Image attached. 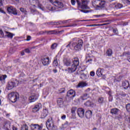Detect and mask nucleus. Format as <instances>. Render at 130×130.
Here are the masks:
<instances>
[{
	"label": "nucleus",
	"instance_id": "1",
	"mask_svg": "<svg viewBox=\"0 0 130 130\" xmlns=\"http://www.w3.org/2000/svg\"><path fill=\"white\" fill-rule=\"evenodd\" d=\"M84 42L82 40H79L76 42H73L71 46V42L66 46V48H70V49H73L76 51H81L83 47V44Z\"/></svg>",
	"mask_w": 130,
	"mask_h": 130
},
{
	"label": "nucleus",
	"instance_id": "2",
	"mask_svg": "<svg viewBox=\"0 0 130 130\" xmlns=\"http://www.w3.org/2000/svg\"><path fill=\"white\" fill-rule=\"evenodd\" d=\"M46 126L48 130H57V126L54 124V121L52 116H49L46 121Z\"/></svg>",
	"mask_w": 130,
	"mask_h": 130
},
{
	"label": "nucleus",
	"instance_id": "3",
	"mask_svg": "<svg viewBox=\"0 0 130 130\" xmlns=\"http://www.w3.org/2000/svg\"><path fill=\"white\" fill-rule=\"evenodd\" d=\"M48 1L51 3L52 5H53L56 7H51L49 8V10L53 11V12H56L58 11L57 10L58 8H62L63 7V5L62 2H59L58 1H54V0H48Z\"/></svg>",
	"mask_w": 130,
	"mask_h": 130
},
{
	"label": "nucleus",
	"instance_id": "4",
	"mask_svg": "<svg viewBox=\"0 0 130 130\" xmlns=\"http://www.w3.org/2000/svg\"><path fill=\"white\" fill-rule=\"evenodd\" d=\"M8 100L12 103H15L19 99V94L17 92H11L8 94Z\"/></svg>",
	"mask_w": 130,
	"mask_h": 130
},
{
	"label": "nucleus",
	"instance_id": "5",
	"mask_svg": "<svg viewBox=\"0 0 130 130\" xmlns=\"http://www.w3.org/2000/svg\"><path fill=\"white\" fill-rule=\"evenodd\" d=\"M77 4V8L81 9H86L87 8V4L88 3V0H76Z\"/></svg>",
	"mask_w": 130,
	"mask_h": 130
},
{
	"label": "nucleus",
	"instance_id": "6",
	"mask_svg": "<svg viewBox=\"0 0 130 130\" xmlns=\"http://www.w3.org/2000/svg\"><path fill=\"white\" fill-rule=\"evenodd\" d=\"M0 122L3 123L1 125L2 128L4 130H9L11 127V123L6 119H0Z\"/></svg>",
	"mask_w": 130,
	"mask_h": 130
},
{
	"label": "nucleus",
	"instance_id": "7",
	"mask_svg": "<svg viewBox=\"0 0 130 130\" xmlns=\"http://www.w3.org/2000/svg\"><path fill=\"white\" fill-rule=\"evenodd\" d=\"M92 5L94 7L104 8L105 7L106 1L104 0H93Z\"/></svg>",
	"mask_w": 130,
	"mask_h": 130
},
{
	"label": "nucleus",
	"instance_id": "8",
	"mask_svg": "<svg viewBox=\"0 0 130 130\" xmlns=\"http://www.w3.org/2000/svg\"><path fill=\"white\" fill-rule=\"evenodd\" d=\"M69 20H63V21H59L58 22H50L48 23L49 25H60L62 24H66L68 23Z\"/></svg>",
	"mask_w": 130,
	"mask_h": 130
},
{
	"label": "nucleus",
	"instance_id": "9",
	"mask_svg": "<svg viewBox=\"0 0 130 130\" xmlns=\"http://www.w3.org/2000/svg\"><path fill=\"white\" fill-rule=\"evenodd\" d=\"M77 113L80 118H83L85 114V110L83 108H78L77 110Z\"/></svg>",
	"mask_w": 130,
	"mask_h": 130
},
{
	"label": "nucleus",
	"instance_id": "10",
	"mask_svg": "<svg viewBox=\"0 0 130 130\" xmlns=\"http://www.w3.org/2000/svg\"><path fill=\"white\" fill-rule=\"evenodd\" d=\"M79 59L78 58H74V59L72 61V67L76 69L77 70V67L79 66Z\"/></svg>",
	"mask_w": 130,
	"mask_h": 130
},
{
	"label": "nucleus",
	"instance_id": "11",
	"mask_svg": "<svg viewBox=\"0 0 130 130\" xmlns=\"http://www.w3.org/2000/svg\"><path fill=\"white\" fill-rule=\"evenodd\" d=\"M67 96L70 97L71 99H73L76 96V92L73 89H70L67 92Z\"/></svg>",
	"mask_w": 130,
	"mask_h": 130
},
{
	"label": "nucleus",
	"instance_id": "12",
	"mask_svg": "<svg viewBox=\"0 0 130 130\" xmlns=\"http://www.w3.org/2000/svg\"><path fill=\"white\" fill-rule=\"evenodd\" d=\"M7 11L9 14H12L13 15H17V10L13 7H10L7 8Z\"/></svg>",
	"mask_w": 130,
	"mask_h": 130
},
{
	"label": "nucleus",
	"instance_id": "13",
	"mask_svg": "<svg viewBox=\"0 0 130 130\" xmlns=\"http://www.w3.org/2000/svg\"><path fill=\"white\" fill-rule=\"evenodd\" d=\"M41 61L43 64V66H49V64L50 63L51 61L50 60V58L49 57L46 58H43L41 59Z\"/></svg>",
	"mask_w": 130,
	"mask_h": 130
},
{
	"label": "nucleus",
	"instance_id": "14",
	"mask_svg": "<svg viewBox=\"0 0 130 130\" xmlns=\"http://www.w3.org/2000/svg\"><path fill=\"white\" fill-rule=\"evenodd\" d=\"M31 128L34 130H42L43 126L38 124H31Z\"/></svg>",
	"mask_w": 130,
	"mask_h": 130
},
{
	"label": "nucleus",
	"instance_id": "15",
	"mask_svg": "<svg viewBox=\"0 0 130 130\" xmlns=\"http://www.w3.org/2000/svg\"><path fill=\"white\" fill-rule=\"evenodd\" d=\"M16 86V83L15 82L10 81L8 82L7 89L8 90H11Z\"/></svg>",
	"mask_w": 130,
	"mask_h": 130
},
{
	"label": "nucleus",
	"instance_id": "16",
	"mask_svg": "<svg viewBox=\"0 0 130 130\" xmlns=\"http://www.w3.org/2000/svg\"><path fill=\"white\" fill-rule=\"evenodd\" d=\"M121 86L124 89H127L129 87H130L129 81L125 80L122 82Z\"/></svg>",
	"mask_w": 130,
	"mask_h": 130
},
{
	"label": "nucleus",
	"instance_id": "17",
	"mask_svg": "<svg viewBox=\"0 0 130 130\" xmlns=\"http://www.w3.org/2000/svg\"><path fill=\"white\" fill-rule=\"evenodd\" d=\"M119 110L117 108H113L110 110V113L112 115H118Z\"/></svg>",
	"mask_w": 130,
	"mask_h": 130
},
{
	"label": "nucleus",
	"instance_id": "18",
	"mask_svg": "<svg viewBox=\"0 0 130 130\" xmlns=\"http://www.w3.org/2000/svg\"><path fill=\"white\" fill-rule=\"evenodd\" d=\"M63 100L62 98H58L57 100V105L61 108L63 106Z\"/></svg>",
	"mask_w": 130,
	"mask_h": 130
},
{
	"label": "nucleus",
	"instance_id": "19",
	"mask_svg": "<svg viewBox=\"0 0 130 130\" xmlns=\"http://www.w3.org/2000/svg\"><path fill=\"white\" fill-rule=\"evenodd\" d=\"M32 108V112L33 113H36L38 111H39L40 109V107L39 105H35V106H32L31 107Z\"/></svg>",
	"mask_w": 130,
	"mask_h": 130
},
{
	"label": "nucleus",
	"instance_id": "20",
	"mask_svg": "<svg viewBox=\"0 0 130 130\" xmlns=\"http://www.w3.org/2000/svg\"><path fill=\"white\" fill-rule=\"evenodd\" d=\"M87 86V84L84 82H79L78 85L76 86L77 88H84Z\"/></svg>",
	"mask_w": 130,
	"mask_h": 130
},
{
	"label": "nucleus",
	"instance_id": "21",
	"mask_svg": "<svg viewBox=\"0 0 130 130\" xmlns=\"http://www.w3.org/2000/svg\"><path fill=\"white\" fill-rule=\"evenodd\" d=\"M48 114V111L46 109H45L43 111V112L41 114V119H44L47 116Z\"/></svg>",
	"mask_w": 130,
	"mask_h": 130
},
{
	"label": "nucleus",
	"instance_id": "22",
	"mask_svg": "<svg viewBox=\"0 0 130 130\" xmlns=\"http://www.w3.org/2000/svg\"><path fill=\"white\" fill-rule=\"evenodd\" d=\"M76 71V68H74L72 66H71V68H68L67 69L65 70V71L67 72L68 73H73Z\"/></svg>",
	"mask_w": 130,
	"mask_h": 130
},
{
	"label": "nucleus",
	"instance_id": "23",
	"mask_svg": "<svg viewBox=\"0 0 130 130\" xmlns=\"http://www.w3.org/2000/svg\"><path fill=\"white\" fill-rule=\"evenodd\" d=\"M5 32L6 34L5 35V37H7L10 39H12L13 37L15 36L14 34L11 33L9 31H5Z\"/></svg>",
	"mask_w": 130,
	"mask_h": 130
},
{
	"label": "nucleus",
	"instance_id": "24",
	"mask_svg": "<svg viewBox=\"0 0 130 130\" xmlns=\"http://www.w3.org/2000/svg\"><path fill=\"white\" fill-rule=\"evenodd\" d=\"M104 69H101V68H99L98 69V70H96V75L98 77H101L103 75V73L102 72L104 71Z\"/></svg>",
	"mask_w": 130,
	"mask_h": 130
},
{
	"label": "nucleus",
	"instance_id": "25",
	"mask_svg": "<svg viewBox=\"0 0 130 130\" xmlns=\"http://www.w3.org/2000/svg\"><path fill=\"white\" fill-rule=\"evenodd\" d=\"M92 112L90 110H88L85 112V116L87 119H90L91 118Z\"/></svg>",
	"mask_w": 130,
	"mask_h": 130
},
{
	"label": "nucleus",
	"instance_id": "26",
	"mask_svg": "<svg viewBox=\"0 0 130 130\" xmlns=\"http://www.w3.org/2000/svg\"><path fill=\"white\" fill-rule=\"evenodd\" d=\"M64 66L67 67H70L71 64V61L70 59H68L67 58H65L63 60Z\"/></svg>",
	"mask_w": 130,
	"mask_h": 130
},
{
	"label": "nucleus",
	"instance_id": "27",
	"mask_svg": "<svg viewBox=\"0 0 130 130\" xmlns=\"http://www.w3.org/2000/svg\"><path fill=\"white\" fill-rule=\"evenodd\" d=\"M38 99V97L36 95H31L29 98V101H30V103L35 102L37 101Z\"/></svg>",
	"mask_w": 130,
	"mask_h": 130
},
{
	"label": "nucleus",
	"instance_id": "28",
	"mask_svg": "<svg viewBox=\"0 0 130 130\" xmlns=\"http://www.w3.org/2000/svg\"><path fill=\"white\" fill-rule=\"evenodd\" d=\"M98 102L99 104H103L105 103V98L101 96L98 98Z\"/></svg>",
	"mask_w": 130,
	"mask_h": 130
},
{
	"label": "nucleus",
	"instance_id": "29",
	"mask_svg": "<svg viewBox=\"0 0 130 130\" xmlns=\"http://www.w3.org/2000/svg\"><path fill=\"white\" fill-rule=\"evenodd\" d=\"M47 35H57V31L56 30L45 31Z\"/></svg>",
	"mask_w": 130,
	"mask_h": 130
},
{
	"label": "nucleus",
	"instance_id": "30",
	"mask_svg": "<svg viewBox=\"0 0 130 130\" xmlns=\"http://www.w3.org/2000/svg\"><path fill=\"white\" fill-rule=\"evenodd\" d=\"M77 25V24H70L67 25H63V26H57V28H63V27H75Z\"/></svg>",
	"mask_w": 130,
	"mask_h": 130
},
{
	"label": "nucleus",
	"instance_id": "31",
	"mask_svg": "<svg viewBox=\"0 0 130 130\" xmlns=\"http://www.w3.org/2000/svg\"><path fill=\"white\" fill-rule=\"evenodd\" d=\"M106 54L108 56L111 57L113 54L112 50L111 48H109L106 51Z\"/></svg>",
	"mask_w": 130,
	"mask_h": 130
},
{
	"label": "nucleus",
	"instance_id": "32",
	"mask_svg": "<svg viewBox=\"0 0 130 130\" xmlns=\"http://www.w3.org/2000/svg\"><path fill=\"white\" fill-rule=\"evenodd\" d=\"M58 46V45L57 43H53L51 45L50 49L52 50H54L55 49H56V48H57Z\"/></svg>",
	"mask_w": 130,
	"mask_h": 130
},
{
	"label": "nucleus",
	"instance_id": "33",
	"mask_svg": "<svg viewBox=\"0 0 130 130\" xmlns=\"http://www.w3.org/2000/svg\"><path fill=\"white\" fill-rule=\"evenodd\" d=\"M69 126V124L68 121H66L64 124H63L61 126V128L63 129H66L68 128Z\"/></svg>",
	"mask_w": 130,
	"mask_h": 130
},
{
	"label": "nucleus",
	"instance_id": "34",
	"mask_svg": "<svg viewBox=\"0 0 130 130\" xmlns=\"http://www.w3.org/2000/svg\"><path fill=\"white\" fill-rule=\"evenodd\" d=\"M88 96H89V94H88V93H84L81 96V99L83 101H85V100L87 99V98H88Z\"/></svg>",
	"mask_w": 130,
	"mask_h": 130
},
{
	"label": "nucleus",
	"instance_id": "35",
	"mask_svg": "<svg viewBox=\"0 0 130 130\" xmlns=\"http://www.w3.org/2000/svg\"><path fill=\"white\" fill-rule=\"evenodd\" d=\"M84 105L86 107H91L92 105V103L89 100H88L85 103Z\"/></svg>",
	"mask_w": 130,
	"mask_h": 130
},
{
	"label": "nucleus",
	"instance_id": "36",
	"mask_svg": "<svg viewBox=\"0 0 130 130\" xmlns=\"http://www.w3.org/2000/svg\"><path fill=\"white\" fill-rule=\"evenodd\" d=\"M53 67H58V62L57 61V58H54V60L53 62Z\"/></svg>",
	"mask_w": 130,
	"mask_h": 130
},
{
	"label": "nucleus",
	"instance_id": "37",
	"mask_svg": "<svg viewBox=\"0 0 130 130\" xmlns=\"http://www.w3.org/2000/svg\"><path fill=\"white\" fill-rule=\"evenodd\" d=\"M7 78V75H2L0 76V81H5Z\"/></svg>",
	"mask_w": 130,
	"mask_h": 130
},
{
	"label": "nucleus",
	"instance_id": "38",
	"mask_svg": "<svg viewBox=\"0 0 130 130\" xmlns=\"http://www.w3.org/2000/svg\"><path fill=\"white\" fill-rule=\"evenodd\" d=\"M113 32L116 36H120V35H119L118 28H113Z\"/></svg>",
	"mask_w": 130,
	"mask_h": 130
},
{
	"label": "nucleus",
	"instance_id": "39",
	"mask_svg": "<svg viewBox=\"0 0 130 130\" xmlns=\"http://www.w3.org/2000/svg\"><path fill=\"white\" fill-rule=\"evenodd\" d=\"M122 7L123 5L120 4V3H117V4H116L115 6V8L117 9H120Z\"/></svg>",
	"mask_w": 130,
	"mask_h": 130
},
{
	"label": "nucleus",
	"instance_id": "40",
	"mask_svg": "<svg viewBox=\"0 0 130 130\" xmlns=\"http://www.w3.org/2000/svg\"><path fill=\"white\" fill-rule=\"evenodd\" d=\"M86 77H87V76L85 73H82L80 75V78L82 80L86 79Z\"/></svg>",
	"mask_w": 130,
	"mask_h": 130
},
{
	"label": "nucleus",
	"instance_id": "41",
	"mask_svg": "<svg viewBox=\"0 0 130 130\" xmlns=\"http://www.w3.org/2000/svg\"><path fill=\"white\" fill-rule=\"evenodd\" d=\"M77 107H73L72 109H71V113L73 114H76V111H77Z\"/></svg>",
	"mask_w": 130,
	"mask_h": 130
},
{
	"label": "nucleus",
	"instance_id": "42",
	"mask_svg": "<svg viewBox=\"0 0 130 130\" xmlns=\"http://www.w3.org/2000/svg\"><path fill=\"white\" fill-rule=\"evenodd\" d=\"M36 5L38 6L39 8L40 9H42V5L40 4L39 1V0H35Z\"/></svg>",
	"mask_w": 130,
	"mask_h": 130
},
{
	"label": "nucleus",
	"instance_id": "43",
	"mask_svg": "<svg viewBox=\"0 0 130 130\" xmlns=\"http://www.w3.org/2000/svg\"><path fill=\"white\" fill-rule=\"evenodd\" d=\"M21 130H28V126L26 124H24L21 126Z\"/></svg>",
	"mask_w": 130,
	"mask_h": 130
},
{
	"label": "nucleus",
	"instance_id": "44",
	"mask_svg": "<svg viewBox=\"0 0 130 130\" xmlns=\"http://www.w3.org/2000/svg\"><path fill=\"white\" fill-rule=\"evenodd\" d=\"M106 16V14H100V15H94L93 17L94 18H101Z\"/></svg>",
	"mask_w": 130,
	"mask_h": 130
},
{
	"label": "nucleus",
	"instance_id": "45",
	"mask_svg": "<svg viewBox=\"0 0 130 130\" xmlns=\"http://www.w3.org/2000/svg\"><path fill=\"white\" fill-rule=\"evenodd\" d=\"M125 108L127 112H130V104H127L125 106Z\"/></svg>",
	"mask_w": 130,
	"mask_h": 130
},
{
	"label": "nucleus",
	"instance_id": "46",
	"mask_svg": "<svg viewBox=\"0 0 130 130\" xmlns=\"http://www.w3.org/2000/svg\"><path fill=\"white\" fill-rule=\"evenodd\" d=\"M59 93H63L66 92V89L64 88H60L59 90Z\"/></svg>",
	"mask_w": 130,
	"mask_h": 130
},
{
	"label": "nucleus",
	"instance_id": "47",
	"mask_svg": "<svg viewBox=\"0 0 130 130\" xmlns=\"http://www.w3.org/2000/svg\"><path fill=\"white\" fill-rule=\"evenodd\" d=\"M24 51L26 53H30V52H31V51L29 48L24 49Z\"/></svg>",
	"mask_w": 130,
	"mask_h": 130
},
{
	"label": "nucleus",
	"instance_id": "48",
	"mask_svg": "<svg viewBox=\"0 0 130 130\" xmlns=\"http://www.w3.org/2000/svg\"><path fill=\"white\" fill-rule=\"evenodd\" d=\"M0 35H1L2 38H5V35L4 34V32H3V31L2 29H0Z\"/></svg>",
	"mask_w": 130,
	"mask_h": 130
},
{
	"label": "nucleus",
	"instance_id": "49",
	"mask_svg": "<svg viewBox=\"0 0 130 130\" xmlns=\"http://www.w3.org/2000/svg\"><path fill=\"white\" fill-rule=\"evenodd\" d=\"M20 11H21V12L24 13H25L27 12L26 10L25 9L23 8H21L20 9Z\"/></svg>",
	"mask_w": 130,
	"mask_h": 130
},
{
	"label": "nucleus",
	"instance_id": "50",
	"mask_svg": "<svg viewBox=\"0 0 130 130\" xmlns=\"http://www.w3.org/2000/svg\"><path fill=\"white\" fill-rule=\"evenodd\" d=\"M120 96H121L122 98H124L126 96V94L125 92H122L120 93Z\"/></svg>",
	"mask_w": 130,
	"mask_h": 130
},
{
	"label": "nucleus",
	"instance_id": "51",
	"mask_svg": "<svg viewBox=\"0 0 130 130\" xmlns=\"http://www.w3.org/2000/svg\"><path fill=\"white\" fill-rule=\"evenodd\" d=\"M123 56H129L130 55V52H124L123 54Z\"/></svg>",
	"mask_w": 130,
	"mask_h": 130
},
{
	"label": "nucleus",
	"instance_id": "52",
	"mask_svg": "<svg viewBox=\"0 0 130 130\" xmlns=\"http://www.w3.org/2000/svg\"><path fill=\"white\" fill-rule=\"evenodd\" d=\"M71 5H72V6H75L76 3V0H71Z\"/></svg>",
	"mask_w": 130,
	"mask_h": 130
},
{
	"label": "nucleus",
	"instance_id": "53",
	"mask_svg": "<svg viewBox=\"0 0 130 130\" xmlns=\"http://www.w3.org/2000/svg\"><path fill=\"white\" fill-rule=\"evenodd\" d=\"M3 113L5 114V115H6V116L7 117H9L10 116V114H8V113H7V112L6 111H4L3 112Z\"/></svg>",
	"mask_w": 130,
	"mask_h": 130
},
{
	"label": "nucleus",
	"instance_id": "54",
	"mask_svg": "<svg viewBox=\"0 0 130 130\" xmlns=\"http://www.w3.org/2000/svg\"><path fill=\"white\" fill-rule=\"evenodd\" d=\"M66 119V115H62V116H61V119L62 120H64Z\"/></svg>",
	"mask_w": 130,
	"mask_h": 130
},
{
	"label": "nucleus",
	"instance_id": "55",
	"mask_svg": "<svg viewBox=\"0 0 130 130\" xmlns=\"http://www.w3.org/2000/svg\"><path fill=\"white\" fill-rule=\"evenodd\" d=\"M90 75L91 77H94V75H95V72H93V71L90 72Z\"/></svg>",
	"mask_w": 130,
	"mask_h": 130
},
{
	"label": "nucleus",
	"instance_id": "56",
	"mask_svg": "<svg viewBox=\"0 0 130 130\" xmlns=\"http://www.w3.org/2000/svg\"><path fill=\"white\" fill-rule=\"evenodd\" d=\"M31 37L30 36H28L26 38V41H29V40H31Z\"/></svg>",
	"mask_w": 130,
	"mask_h": 130
},
{
	"label": "nucleus",
	"instance_id": "57",
	"mask_svg": "<svg viewBox=\"0 0 130 130\" xmlns=\"http://www.w3.org/2000/svg\"><path fill=\"white\" fill-rule=\"evenodd\" d=\"M116 119H122V116L121 115H119L118 116L116 117Z\"/></svg>",
	"mask_w": 130,
	"mask_h": 130
},
{
	"label": "nucleus",
	"instance_id": "58",
	"mask_svg": "<svg viewBox=\"0 0 130 130\" xmlns=\"http://www.w3.org/2000/svg\"><path fill=\"white\" fill-rule=\"evenodd\" d=\"M12 129L13 130H18V128L16 126H14V125H12Z\"/></svg>",
	"mask_w": 130,
	"mask_h": 130
},
{
	"label": "nucleus",
	"instance_id": "59",
	"mask_svg": "<svg viewBox=\"0 0 130 130\" xmlns=\"http://www.w3.org/2000/svg\"><path fill=\"white\" fill-rule=\"evenodd\" d=\"M20 61V59H16L13 60L14 63H17Z\"/></svg>",
	"mask_w": 130,
	"mask_h": 130
},
{
	"label": "nucleus",
	"instance_id": "60",
	"mask_svg": "<svg viewBox=\"0 0 130 130\" xmlns=\"http://www.w3.org/2000/svg\"><path fill=\"white\" fill-rule=\"evenodd\" d=\"M25 51L24 50L21 51V56H24L25 55Z\"/></svg>",
	"mask_w": 130,
	"mask_h": 130
},
{
	"label": "nucleus",
	"instance_id": "61",
	"mask_svg": "<svg viewBox=\"0 0 130 130\" xmlns=\"http://www.w3.org/2000/svg\"><path fill=\"white\" fill-rule=\"evenodd\" d=\"M126 120L130 123V116L126 117Z\"/></svg>",
	"mask_w": 130,
	"mask_h": 130
},
{
	"label": "nucleus",
	"instance_id": "62",
	"mask_svg": "<svg viewBox=\"0 0 130 130\" xmlns=\"http://www.w3.org/2000/svg\"><path fill=\"white\" fill-rule=\"evenodd\" d=\"M64 32L63 30H62L61 31H57V35L59 34H61L62 32Z\"/></svg>",
	"mask_w": 130,
	"mask_h": 130
},
{
	"label": "nucleus",
	"instance_id": "63",
	"mask_svg": "<svg viewBox=\"0 0 130 130\" xmlns=\"http://www.w3.org/2000/svg\"><path fill=\"white\" fill-rule=\"evenodd\" d=\"M0 12L2 13L3 14H5L6 12L4 11V10H2V9H0Z\"/></svg>",
	"mask_w": 130,
	"mask_h": 130
},
{
	"label": "nucleus",
	"instance_id": "64",
	"mask_svg": "<svg viewBox=\"0 0 130 130\" xmlns=\"http://www.w3.org/2000/svg\"><path fill=\"white\" fill-rule=\"evenodd\" d=\"M126 60H128L130 62V56H128Z\"/></svg>",
	"mask_w": 130,
	"mask_h": 130
}]
</instances>
